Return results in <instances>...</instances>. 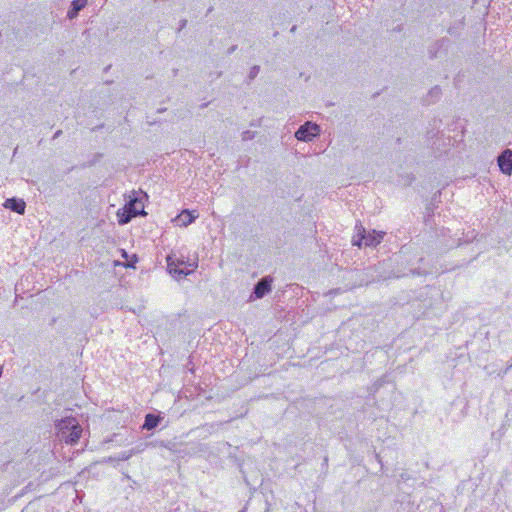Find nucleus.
Listing matches in <instances>:
<instances>
[{"label": "nucleus", "instance_id": "1", "mask_svg": "<svg viewBox=\"0 0 512 512\" xmlns=\"http://www.w3.org/2000/svg\"><path fill=\"white\" fill-rule=\"evenodd\" d=\"M55 428L60 441L66 444H75L82 435V427L74 417H65L56 422Z\"/></svg>", "mask_w": 512, "mask_h": 512}, {"label": "nucleus", "instance_id": "2", "mask_svg": "<svg viewBox=\"0 0 512 512\" xmlns=\"http://www.w3.org/2000/svg\"><path fill=\"white\" fill-rule=\"evenodd\" d=\"M167 269L174 278H181L194 272L198 267L197 262L186 263L183 259H173L172 256H167Z\"/></svg>", "mask_w": 512, "mask_h": 512}, {"label": "nucleus", "instance_id": "3", "mask_svg": "<svg viewBox=\"0 0 512 512\" xmlns=\"http://www.w3.org/2000/svg\"><path fill=\"white\" fill-rule=\"evenodd\" d=\"M357 235L359 236L358 241H354V245L361 246V242L364 241L365 246H376L378 245L384 236L383 232H376L373 230L372 232L365 234V228L360 224L356 225Z\"/></svg>", "mask_w": 512, "mask_h": 512}, {"label": "nucleus", "instance_id": "4", "mask_svg": "<svg viewBox=\"0 0 512 512\" xmlns=\"http://www.w3.org/2000/svg\"><path fill=\"white\" fill-rule=\"evenodd\" d=\"M319 132L320 127L316 123L308 121L299 127L295 132V137L299 141L309 142L318 136Z\"/></svg>", "mask_w": 512, "mask_h": 512}, {"label": "nucleus", "instance_id": "5", "mask_svg": "<svg viewBox=\"0 0 512 512\" xmlns=\"http://www.w3.org/2000/svg\"><path fill=\"white\" fill-rule=\"evenodd\" d=\"M498 165L500 170L507 175L512 172V151L507 149L498 157Z\"/></svg>", "mask_w": 512, "mask_h": 512}, {"label": "nucleus", "instance_id": "6", "mask_svg": "<svg viewBox=\"0 0 512 512\" xmlns=\"http://www.w3.org/2000/svg\"><path fill=\"white\" fill-rule=\"evenodd\" d=\"M272 278L267 276L262 278L254 287V295L256 298H262L271 291Z\"/></svg>", "mask_w": 512, "mask_h": 512}, {"label": "nucleus", "instance_id": "7", "mask_svg": "<svg viewBox=\"0 0 512 512\" xmlns=\"http://www.w3.org/2000/svg\"><path fill=\"white\" fill-rule=\"evenodd\" d=\"M135 195L136 192H133L134 197L130 198L125 207L127 213H132V215L138 216L144 214V206L142 201L139 200Z\"/></svg>", "mask_w": 512, "mask_h": 512}, {"label": "nucleus", "instance_id": "8", "mask_svg": "<svg viewBox=\"0 0 512 512\" xmlns=\"http://www.w3.org/2000/svg\"><path fill=\"white\" fill-rule=\"evenodd\" d=\"M198 217L195 211L183 210L173 221L181 227H187Z\"/></svg>", "mask_w": 512, "mask_h": 512}, {"label": "nucleus", "instance_id": "9", "mask_svg": "<svg viewBox=\"0 0 512 512\" xmlns=\"http://www.w3.org/2000/svg\"><path fill=\"white\" fill-rule=\"evenodd\" d=\"M4 207L23 215L25 213L26 203L22 199L9 198L5 201Z\"/></svg>", "mask_w": 512, "mask_h": 512}, {"label": "nucleus", "instance_id": "10", "mask_svg": "<svg viewBox=\"0 0 512 512\" xmlns=\"http://www.w3.org/2000/svg\"><path fill=\"white\" fill-rule=\"evenodd\" d=\"M87 4V0H73L71 9L68 11V17L74 18L80 10H82Z\"/></svg>", "mask_w": 512, "mask_h": 512}, {"label": "nucleus", "instance_id": "11", "mask_svg": "<svg viewBox=\"0 0 512 512\" xmlns=\"http://www.w3.org/2000/svg\"><path fill=\"white\" fill-rule=\"evenodd\" d=\"M160 422V417L154 414H147L145 417V422L143 428L147 430H151L155 428Z\"/></svg>", "mask_w": 512, "mask_h": 512}, {"label": "nucleus", "instance_id": "12", "mask_svg": "<svg viewBox=\"0 0 512 512\" xmlns=\"http://www.w3.org/2000/svg\"><path fill=\"white\" fill-rule=\"evenodd\" d=\"M118 216H119L118 222L121 225L128 223L133 217H135V215H132V213H127L126 209L124 210V212L122 214L118 213Z\"/></svg>", "mask_w": 512, "mask_h": 512}, {"label": "nucleus", "instance_id": "13", "mask_svg": "<svg viewBox=\"0 0 512 512\" xmlns=\"http://www.w3.org/2000/svg\"><path fill=\"white\" fill-rule=\"evenodd\" d=\"M256 133L250 130H246L241 134V138L243 141L252 140L255 138Z\"/></svg>", "mask_w": 512, "mask_h": 512}, {"label": "nucleus", "instance_id": "14", "mask_svg": "<svg viewBox=\"0 0 512 512\" xmlns=\"http://www.w3.org/2000/svg\"><path fill=\"white\" fill-rule=\"evenodd\" d=\"M441 94V89L438 86H435L429 91V96L439 98Z\"/></svg>", "mask_w": 512, "mask_h": 512}, {"label": "nucleus", "instance_id": "15", "mask_svg": "<svg viewBox=\"0 0 512 512\" xmlns=\"http://www.w3.org/2000/svg\"><path fill=\"white\" fill-rule=\"evenodd\" d=\"M258 72H259V66H254L250 71V74H249L250 78L251 79L255 78L257 76Z\"/></svg>", "mask_w": 512, "mask_h": 512}, {"label": "nucleus", "instance_id": "16", "mask_svg": "<svg viewBox=\"0 0 512 512\" xmlns=\"http://www.w3.org/2000/svg\"><path fill=\"white\" fill-rule=\"evenodd\" d=\"M61 134H62V131H61V130L56 131V132H55V134H54V136H53V139L58 138Z\"/></svg>", "mask_w": 512, "mask_h": 512}, {"label": "nucleus", "instance_id": "17", "mask_svg": "<svg viewBox=\"0 0 512 512\" xmlns=\"http://www.w3.org/2000/svg\"><path fill=\"white\" fill-rule=\"evenodd\" d=\"M187 24V20H182L180 23V29L184 28Z\"/></svg>", "mask_w": 512, "mask_h": 512}, {"label": "nucleus", "instance_id": "18", "mask_svg": "<svg viewBox=\"0 0 512 512\" xmlns=\"http://www.w3.org/2000/svg\"><path fill=\"white\" fill-rule=\"evenodd\" d=\"M130 456H131V454L123 455L122 459L127 460V459H129Z\"/></svg>", "mask_w": 512, "mask_h": 512}]
</instances>
